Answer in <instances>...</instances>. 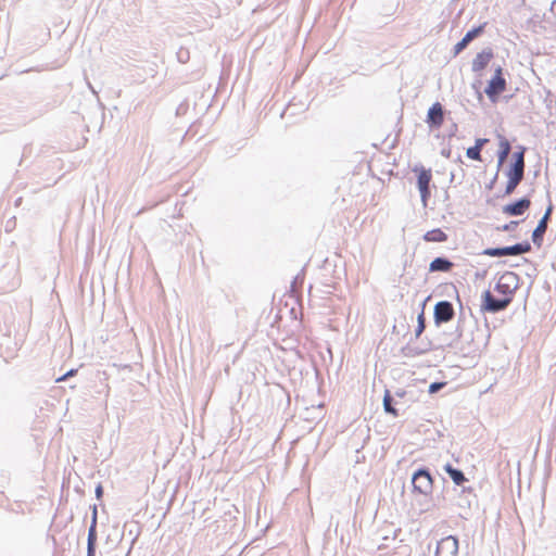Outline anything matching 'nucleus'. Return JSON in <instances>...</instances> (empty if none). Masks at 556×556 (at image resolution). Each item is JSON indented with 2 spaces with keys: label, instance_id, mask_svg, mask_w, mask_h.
<instances>
[{
  "label": "nucleus",
  "instance_id": "1",
  "mask_svg": "<svg viewBox=\"0 0 556 556\" xmlns=\"http://www.w3.org/2000/svg\"><path fill=\"white\" fill-rule=\"evenodd\" d=\"M519 275L514 271H505L503 275H501L498 281L494 287V290L505 298H510L513 301L514 294L519 289Z\"/></svg>",
  "mask_w": 556,
  "mask_h": 556
},
{
  "label": "nucleus",
  "instance_id": "2",
  "mask_svg": "<svg viewBox=\"0 0 556 556\" xmlns=\"http://www.w3.org/2000/svg\"><path fill=\"white\" fill-rule=\"evenodd\" d=\"M413 491L422 495H429L433 490V478L426 467L418 468L412 476Z\"/></svg>",
  "mask_w": 556,
  "mask_h": 556
},
{
  "label": "nucleus",
  "instance_id": "3",
  "mask_svg": "<svg viewBox=\"0 0 556 556\" xmlns=\"http://www.w3.org/2000/svg\"><path fill=\"white\" fill-rule=\"evenodd\" d=\"M511 303L510 298H496L490 290H485L481 295V312L483 313H500L505 311Z\"/></svg>",
  "mask_w": 556,
  "mask_h": 556
},
{
  "label": "nucleus",
  "instance_id": "4",
  "mask_svg": "<svg viewBox=\"0 0 556 556\" xmlns=\"http://www.w3.org/2000/svg\"><path fill=\"white\" fill-rule=\"evenodd\" d=\"M531 251V244L529 241L518 242L508 247L500 248H488L483 251L484 255L491 257H502L507 255H521Z\"/></svg>",
  "mask_w": 556,
  "mask_h": 556
},
{
  "label": "nucleus",
  "instance_id": "5",
  "mask_svg": "<svg viewBox=\"0 0 556 556\" xmlns=\"http://www.w3.org/2000/svg\"><path fill=\"white\" fill-rule=\"evenodd\" d=\"M506 85L503 68L497 66L494 71V75L489 80L484 92L492 102H496L498 97L506 90Z\"/></svg>",
  "mask_w": 556,
  "mask_h": 556
},
{
  "label": "nucleus",
  "instance_id": "6",
  "mask_svg": "<svg viewBox=\"0 0 556 556\" xmlns=\"http://www.w3.org/2000/svg\"><path fill=\"white\" fill-rule=\"evenodd\" d=\"M414 173H417V187L420 192V199L424 206H427L428 200L431 197L430 182L432 180V173L430 168H425L424 166H415L413 169Z\"/></svg>",
  "mask_w": 556,
  "mask_h": 556
},
{
  "label": "nucleus",
  "instance_id": "7",
  "mask_svg": "<svg viewBox=\"0 0 556 556\" xmlns=\"http://www.w3.org/2000/svg\"><path fill=\"white\" fill-rule=\"evenodd\" d=\"M455 316V309L450 301H439L434 305L433 320L437 327L451 321Z\"/></svg>",
  "mask_w": 556,
  "mask_h": 556
},
{
  "label": "nucleus",
  "instance_id": "8",
  "mask_svg": "<svg viewBox=\"0 0 556 556\" xmlns=\"http://www.w3.org/2000/svg\"><path fill=\"white\" fill-rule=\"evenodd\" d=\"M552 213H553V204L549 202L548 206L545 210L544 215L541 217L536 227L532 231L531 239H532L533 244L538 248L542 247V243L544 240V235L547 230L548 222L551 219Z\"/></svg>",
  "mask_w": 556,
  "mask_h": 556
},
{
  "label": "nucleus",
  "instance_id": "9",
  "mask_svg": "<svg viewBox=\"0 0 556 556\" xmlns=\"http://www.w3.org/2000/svg\"><path fill=\"white\" fill-rule=\"evenodd\" d=\"M458 549V539L454 535H447L438 542L434 556H457Z\"/></svg>",
  "mask_w": 556,
  "mask_h": 556
},
{
  "label": "nucleus",
  "instance_id": "10",
  "mask_svg": "<svg viewBox=\"0 0 556 556\" xmlns=\"http://www.w3.org/2000/svg\"><path fill=\"white\" fill-rule=\"evenodd\" d=\"M530 198L523 197L511 203L504 205L502 212L507 216H521L530 208Z\"/></svg>",
  "mask_w": 556,
  "mask_h": 556
},
{
  "label": "nucleus",
  "instance_id": "11",
  "mask_svg": "<svg viewBox=\"0 0 556 556\" xmlns=\"http://www.w3.org/2000/svg\"><path fill=\"white\" fill-rule=\"evenodd\" d=\"M444 122V108L440 102H434L428 110L426 123L430 129H438Z\"/></svg>",
  "mask_w": 556,
  "mask_h": 556
},
{
  "label": "nucleus",
  "instance_id": "12",
  "mask_svg": "<svg viewBox=\"0 0 556 556\" xmlns=\"http://www.w3.org/2000/svg\"><path fill=\"white\" fill-rule=\"evenodd\" d=\"M486 22L482 23L481 25L477 26V27H473L472 29L468 30L465 36L462 38L460 41H458L455 46H454V54L457 55L459 54L463 50H465L467 48V46L472 41L475 40L476 38H478L479 36H481L484 31V28L486 26Z\"/></svg>",
  "mask_w": 556,
  "mask_h": 556
},
{
  "label": "nucleus",
  "instance_id": "13",
  "mask_svg": "<svg viewBox=\"0 0 556 556\" xmlns=\"http://www.w3.org/2000/svg\"><path fill=\"white\" fill-rule=\"evenodd\" d=\"M97 546V509L93 508L91 525L87 536V556H96Z\"/></svg>",
  "mask_w": 556,
  "mask_h": 556
},
{
  "label": "nucleus",
  "instance_id": "14",
  "mask_svg": "<svg viewBox=\"0 0 556 556\" xmlns=\"http://www.w3.org/2000/svg\"><path fill=\"white\" fill-rule=\"evenodd\" d=\"M493 58V51L491 49H485L482 52L478 53L476 58L472 60L471 70L475 73L481 72L484 70L491 59Z\"/></svg>",
  "mask_w": 556,
  "mask_h": 556
},
{
  "label": "nucleus",
  "instance_id": "15",
  "mask_svg": "<svg viewBox=\"0 0 556 556\" xmlns=\"http://www.w3.org/2000/svg\"><path fill=\"white\" fill-rule=\"evenodd\" d=\"M454 263L450 261L447 257L439 256L431 261L429 264L430 273H448L453 269Z\"/></svg>",
  "mask_w": 556,
  "mask_h": 556
},
{
  "label": "nucleus",
  "instance_id": "16",
  "mask_svg": "<svg viewBox=\"0 0 556 556\" xmlns=\"http://www.w3.org/2000/svg\"><path fill=\"white\" fill-rule=\"evenodd\" d=\"M510 150H511V146L509 143V141L503 137V136H500V150L497 152V170L500 169V167L503 165V163L507 160L509 153H510Z\"/></svg>",
  "mask_w": 556,
  "mask_h": 556
},
{
  "label": "nucleus",
  "instance_id": "17",
  "mask_svg": "<svg viewBox=\"0 0 556 556\" xmlns=\"http://www.w3.org/2000/svg\"><path fill=\"white\" fill-rule=\"evenodd\" d=\"M444 470L456 485H463L467 481L464 472L451 464H446Z\"/></svg>",
  "mask_w": 556,
  "mask_h": 556
},
{
  "label": "nucleus",
  "instance_id": "18",
  "mask_svg": "<svg viewBox=\"0 0 556 556\" xmlns=\"http://www.w3.org/2000/svg\"><path fill=\"white\" fill-rule=\"evenodd\" d=\"M447 238V235L440 228L429 230L424 235V240L427 242H445Z\"/></svg>",
  "mask_w": 556,
  "mask_h": 556
},
{
  "label": "nucleus",
  "instance_id": "19",
  "mask_svg": "<svg viewBox=\"0 0 556 556\" xmlns=\"http://www.w3.org/2000/svg\"><path fill=\"white\" fill-rule=\"evenodd\" d=\"M394 399L391 393L387 390L383 396V408L386 413L391 414L392 416H399L397 409L393 405Z\"/></svg>",
  "mask_w": 556,
  "mask_h": 556
},
{
  "label": "nucleus",
  "instance_id": "20",
  "mask_svg": "<svg viewBox=\"0 0 556 556\" xmlns=\"http://www.w3.org/2000/svg\"><path fill=\"white\" fill-rule=\"evenodd\" d=\"M525 168H526V166H520V165L510 163L509 167H508V169L506 172V176L523 180V178H525Z\"/></svg>",
  "mask_w": 556,
  "mask_h": 556
},
{
  "label": "nucleus",
  "instance_id": "21",
  "mask_svg": "<svg viewBox=\"0 0 556 556\" xmlns=\"http://www.w3.org/2000/svg\"><path fill=\"white\" fill-rule=\"evenodd\" d=\"M525 153H526V148L522 147V146H519L518 147V151L513 153V157H511V162L510 163L517 164V165H520V166H526Z\"/></svg>",
  "mask_w": 556,
  "mask_h": 556
},
{
  "label": "nucleus",
  "instance_id": "22",
  "mask_svg": "<svg viewBox=\"0 0 556 556\" xmlns=\"http://www.w3.org/2000/svg\"><path fill=\"white\" fill-rule=\"evenodd\" d=\"M507 184L504 190V195H510L515 192L519 184L522 181V179L514 178V177H507Z\"/></svg>",
  "mask_w": 556,
  "mask_h": 556
},
{
  "label": "nucleus",
  "instance_id": "23",
  "mask_svg": "<svg viewBox=\"0 0 556 556\" xmlns=\"http://www.w3.org/2000/svg\"><path fill=\"white\" fill-rule=\"evenodd\" d=\"M425 352H426V350H418L417 348H414L409 344L403 346L401 350V353L405 357H415V356L424 354Z\"/></svg>",
  "mask_w": 556,
  "mask_h": 556
},
{
  "label": "nucleus",
  "instance_id": "24",
  "mask_svg": "<svg viewBox=\"0 0 556 556\" xmlns=\"http://www.w3.org/2000/svg\"><path fill=\"white\" fill-rule=\"evenodd\" d=\"M426 329V317L424 309L417 316V327L415 329V337L419 338Z\"/></svg>",
  "mask_w": 556,
  "mask_h": 556
},
{
  "label": "nucleus",
  "instance_id": "25",
  "mask_svg": "<svg viewBox=\"0 0 556 556\" xmlns=\"http://www.w3.org/2000/svg\"><path fill=\"white\" fill-rule=\"evenodd\" d=\"M466 155L468 159L473 161H481V151L478 147H469L466 151Z\"/></svg>",
  "mask_w": 556,
  "mask_h": 556
},
{
  "label": "nucleus",
  "instance_id": "26",
  "mask_svg": "<svg viewBox=\"0 0 556 556\" xmlns=\"http://www.w3.org/2000/svg\"><path fill=\"white\" fill-rule=\"evenodd\" d=\"M177 60L180 62V63H187L189 60H190V53H189V50L186 49V48H180L177 53Z\"/></svg>",
  "mask_w": 556,
  "mask_h": 556
},
{
  "label": "nucleus",
  "instance_id": "27",
  "mask_svg": "<svg viewBox=\"0 0 556 556\" xmlns=\"http://www.w3.org/2000/svg\"><path fill=\"white\" fill-rule=\"evenodd\" d=\"M518 225H519L518 220H510L509 223L503 225L502 227H498L497 229L502 230V231L509 232V231L515 230Z\"/></svg>",
  "mask_w": 556,
  "mask_h": 556
},
{
  "label": "nucleus",
  "instance_id": "28",
  "mask_svg": "<svg viewBox=\"0 0 556 556\" xmlns=\"http://www.w3.org/2000/svg\"><path fill=\"white\" fill-rule=\"evenodd\" d=\"M446 384V382H432L430 386H429V393L430 394H433V393H437L439 392L444 386Z\"/></svg>",
  "mask_w": 556,
  "mask_h": 556
},
{
  "label": "nucleus",
  "instance_id": "29",
  "mask_svg": "<svg viewBox=\"0 0 556 556\" xmlns=\"http://www.w3.org/2000/svg\"><path fill=\"white\" fill-rule=\"evenodd\" d=\"M77 372V369H70L66 374H64L63 376H61L60 378L56 379L58 382L60 381H64L66 380L67 378L74 376L75 374Z\"/></svg>",
  "mask_w": 556,
  "mask_h": 556
},
{
  "label": "nucleus",
  "instance_id": "30",
  "mask_svg": "<svg viewBox=\"0 0 556 556\" xmlns=\"http://www.w3.org/2000/svg\"><path fill=\"white\" fill-rule=\"evenodd\" d=\"M488 141L489 140L486 138H478L476 139L475 147H478L481 151Z\"/></svg>",
  "mask_w": 556,
  "mask_h": 556
},
{
  "label": "nucleus",
  "instance_id": "31",
  "mask_svg": "<svg viewBox=\"0 0 556 556\" xmlns=\"http://www.w3.org/2000/svg\"><path fill=\"white\" fill-rule=\"evenodd\" d=\"M103 495V488L99 484L97 488H96V496L97 498H101Z\"/></svg>",
  "mask_w": 556,
  "mask_h": 556
},
{
  "label": "nucleus",
  "instance_id": "32",
  "mask_svg": "<svg viewBox=\"0 0 556 556\" xmlns=\"http://www.w3.org/2000/svg\"><path fill=\"white\" fill-rule=\"evenodd\" d=\"M497 177H498V173H496V174H495V176L493 177V179H492V180H490V184L486 186V188H488L489 190L493 189L494 184H495V181H496Z\"/></svg>",
  "mask_w": 556,
  "mask_h": 556
},
{
  "label": "nucleus",
  "instance_id": "33",
  "mask_svg": "<svg viewBox=\"0 0 556 556\" xmlns=\"http://www.w3.org/2000/svg\"><path fill=\"white\" fill-rule=\"evenodd\" d=\"M456 131H457V125L454 124L453 127L451 128L450 136H454Z\"/></svg>",
  "mask_w": 556,
  "mask_h": 556
},
{
  "label": "nucleus",
  "instance_id": "34",
  "mask_svg": "<svg viewBox=\"0 0 556 556\" xmlns=\"http://www.w3.org/2000/svg\"><path fill=\"white\" fill-rule=\"evenodd\" d=\"M445 154H446V156H450V153H447V151H443L442 155H445Z\"/></svg>",
  "mask_w": 556,
  "mask_h": 556
},
{
  "label": "nucleus",
  "instance_id": "35",
  "mask_svg": "<svg viewBox=\"0 0 556 556\" xmlns=\"http://www.w3.org/2000/svg\"><path fill=\"white\" fill-rule=\"evenodd\" d=\"M445 154H446V156H450V153H447V151H443L442 155H445Z\"/></svg>",
  "mask_w": 556,
  "mask_h": 556
},
{
  "label": "nucleus",
  "instance_id": "36",
  "mask_svg": "<svg viewBox=\"0 0 556 556\" xmlns=\"http://www.w3.org/2000/svg\"><path fill=\"white\" fill-rule=\"evenodd\" d=\"M445 154H446V156H450V153H447V151H443L442 155H445Z\"/></svg>",
  "mask_w": 556,
  "mask_h": 556
}]
</instances>
